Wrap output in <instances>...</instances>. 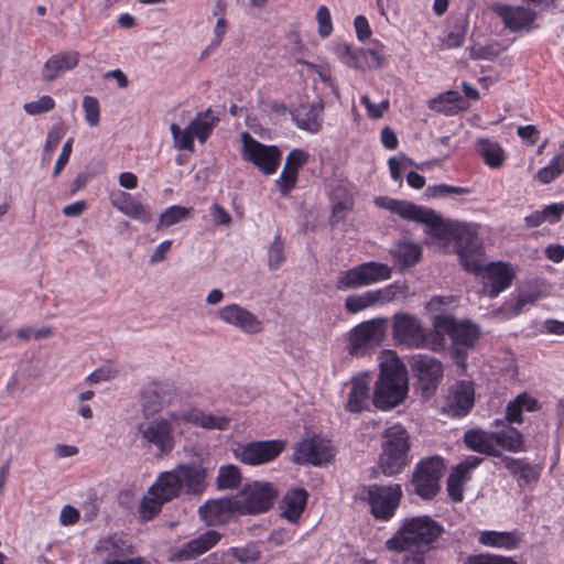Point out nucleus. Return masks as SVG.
I'll list each match as a JSON object with an SVG mask.
<instances>
[{"mask_svg": "<svg viewBox=\"0 0 564 564\" xmlns=\"http://www.w3.org/2000/svg\"><path fill=\"white\" fill-rule=\"evenodd\" d=\"M463 98L455 90L445 91L429 101L432 110L446 115H454L463 108Z\"/></svg>", "mask_w": 564, "mask_h": 564, "instance_id": "nucleus-45", "label": "nucleus"}, {"mask_svg": "<svg viewBox=\"0 0 564 564\" xmlns=\"http://www.w3.org/2000/svg\"><path fill=\"white\" fill-rule=\"evenodd\" d=\"M411 369L417 381V389L423 398L433 397L444 376V366L437 358L417 354L411 359Z\"/></svg>", "mask_w": 564, "mask_h": 564, "instance_id": "nucleus-14", "label": "nucleus"}, {"mask_svg": "<svg viewBox=\"0 0 564 564\" xmlns=\"http://www.w3.org/2000/svg\"><path fill=\"white\" fill-rule=\"evenodd\" d=\"M564 214V203H552L541 210H535L528 215L524 220L528 227H539L544 223L555 224Z\"/></svg>", "mask_w": 564, "mask_h": 564, "instance_id": "nucleus-43", "label": "nucleus"}, {"mask_svg": "<svg viewBox=\"0 0 564 564\" xmlns=\"http://www.w3.org/2000/svg\"><path fill=\"white\" fill-rule=\"evenodd\" d=\"M391 177L399 182L403 178V171L406 166L414 165V162L404 154L390 158L388 161Z\"/></svg>", "mask_w": 564, "mask_h": 564, "instance_id": "nucleus-58", "label": "nucleus"}, {"mask_svg": "<svg viewBox=\"0 0 564 564\" xmlns=\"http://www.w3.org/2000/svg\"><path fill=\"white\" fill-rule=\"evenodd\" d=\"M462 267L466 272L480 278L482 282L480 294L490 299L497 297L510 288L517 274L514 267L508 262L486 263L485 248L481 240L470 254H463Z\"/></svg>", "mask_w": 564, "mask_h": 564, "instance_id": "nucleus-2", "label": "nucleus"}, {"mask_svg": "<svg viewBox=\"0 0 564 564\" xmlns=\"http://www.w3.org/2000/svg\"><path fill=\"white\" fill-rule=\"evenodd\" d=\"M495 438L497 440V449L503 448L512 453L523 452L525 449L523 437L517 429L508 427L495 432Z\"/></svg>", "mask_w": 564, "mask_h": 564, "instance_id": "nucleus-46", "label": "nucleus"}, {"mask_svg": "<svg viewBox=\"0 0 564 564\" xmlns=\"http://www.w3.org/2000/svg\"><path fill=\"white\" fill-rule=\"evenodd\" d=\"M442 524L429 516L406 518L398 531L386 542L387 549L421 547L432 550L442 535Z\"/></svg>", "mask_w": 564, "mask_h": 564, "instance_id": "nucleus-6", "label": "nucleus"}, {"mask_svg": "<svg viewBox=\"0 0 564 564\" xmlns=\"http://www.w3.org/2000/svg\"><path fill=\"white\" fill-rule=\"evenodd\" d=\"M209 213L215 225L229 226L232 221L231 215L217 203L210 205Z\"/></svg>", "mask_w": 564, "mask_h": 564, "instance_id": "nucleus-64", "label": "nucleus"}, {"mask_svg": "<svg viewBox=\"0 0 564 564\" xmlns=\"http://www.w3.org/2000/svg\"><path fill=\"white\" fill-rule=\"evenodd\" d=\"M387 330V318L378 317L362 322L349 332L348 351L352 356H362L379 346Z\"/></svg>", "mask_w": 564, "mask_h": 564, "instance_id": "nucleus-13", "label": "nucleus"}, {"mask_svg": "<svg viewBox=\"0 0 564 564\" xmlns=\"http://www.w3.org/2000/svg\"><path fill=\"white\" fill-rule=\"evenodd\" d=\"M297 173L283 167L275 181V186L282 196H286L296 185Z\"/></svg>", "mask_w": 564, "mask_h": 564, "instance_id": "nucleus-59", "label": "nucleus"}, {"mask_svg": "<svg viewBox=\"0 0 564 564\" xmlns=\"http://www.w3.org/2000/svg\"><path fill=\"white\" fill-rule=\"evenodd\" d=\"M52 335L51 327H33V326H23L15 330V337L20 341H29L31 339H42Z\"/></svg>", "mask_w": 564, "mask_h": 564, "instance_id": "nucleus-54", "label": "nucleus"}, {"mask_svg": "<svg viewBox=\"0 0 564 564\" xmlns=\"http://www.w3.org/2000/svg\"><path fill=\"white\" fill-rule=\"evenodd\" d=\"M492 12L502 21L506 29L511 32H530L534 29L536 12L523 6H509L495 3Z\"/></svg>", "mask_w": 564, "mask_h": 564, "instance_id": "nucleus-20", "label": "nucleus"}, {"mask_svg": "<svg viewBox=\"0 0 564 564\" xmlns=\"http://www.w3.org/2000/svg\"><path fill=\"white\" fill-rule=\"evenodd\" d=\"M411 462L410 437L406 430L399 425L387 429L382 436L379 467L383 475L394 476Z\"/></svg>", "mask_w": 564, "mask_h": 564, "instance_id": "nucleus-7", "label": "nucleus"}, {"mask_svg": "<svg viewBox=\"0 0 564 564\" xmlns=\"http://www.w3.org/2000/svg\"><path fill=\"white\" fill-rule=\"evenodd\" d=\"M167 484L160 475L141 499L138 511L144 521L153 519L161 511L162 506L174 498Z\"/></svg>", "mask_w": 564, "mask_h": 564, "instance_id": "nucleus-24", "label": "nucleus"}, {"mask_svg": "<svg viewBox=\"0 0 564 564\" xmlns=\"http://www.w3.org/2000/svg\"><path fill=\"white\" fill-rule=\"evenodd\" d=\"M308 494L303 488L290 489L280 502L281 517L290 523H296L307 503Z\"/></svg>", "mask_w": 564, "mask_h": 564, "instance_id": "nucleus-33", "label": "nucleus"}, {"mask_svg": "<svg viewBox=\"0 0 564 564\" xmlns=\"http://www.w3.org/2000/svg\"><path fill=\"white\" fill-rule=\"evenodd\" d=\"M388 550L393 552H404L402 564H426V554L431 551L414 546Z\"/></svg>", "mask_w": 564, "mask_h": 564, "instance_id": "nucleus-56", "label": "nucleus"}, {"mask_svg": "<svg viewBox=\"0 0 564 564\" xmlns=\"http://www.w3.org/2000/svg\"><path fill=\"white\" fill-rule=\"evenodd\" d=\"M55 105L56 102L51 96L42 95L35 100L25 102L23 110L29 116H40L52 111Z\"/></svg>", "mask_w": 564, "mask_h": 564, "instance_id": "nucleus-49", "label": "nucleus"}, {"mask_svg": "<svg viewBox=\"0 0 564 564\" xmlns=\"http://www.w3.org/2000/svg\"><path fill=\"white\" fill-rule=\"evenodd\" d=\"M332 51L344 65L354 68L356 48L346 42H334Z\"/></svg>", "mask_w": 564, "mask_h": 564, "instance_id": "nucleus-53", "label": "nucleus"}, {"mask_svg": "<svg viewBox=\"0 0 564 564\" xmlns=\"http://www.w3.org/2000/svg\"><path fill=\"white\" fill-rule=\"evenodd\" d=\"M315 20L317 23V33L321 37H329L333 33V20L329 9L326 6H319L316 10Z\"/></svg>", "mask_w": 564, "mask_h": 564, "instance_id": "nucleus-51", "label": "nucleus"}, {"mask_svg": "<svg viewBox=\"0 0 564 564\" xmlns=\"http://www.w3.org/2000/svg\"><path fill=\"white\" fill-rule=\"evenodd\" d=\"M285 442L281 440L259 441L239 444L234 449V456L247 465H261L275 459L284 449Z\"/></svg>", "mask_w": 564, "mask_h": 564, "instance_id": "nucleus-18", "label": "nucleus"}, {"mask_svg": "<svg viewBox=\"0 0 564 564\" xmlns=\"http://www.w3.org/2000/svg\"><path fill=\"white\" fill-rule=\"evenodd\" d=\"M543 296H545V294L536 288L522 291L518 294L514 303H506L502 306V315L505 318L514 317L522 313L528 305H532L535 301Z\"/></svg>", "mask_w": 564, "mask_h": 564, "instance_id": "nucleus-44", "label": "nucleus"}, {"mask_svg": "<svg viewBox=\"0 0 564 564\" xmlns=\"http://www.w3.org/2000/svg\"><path fill=\"white\" fill-rule=\"evenodd\" d=\"M392 335L398 343L410 348L430 349L436 352L445 349L443 339L436 337L434 332L431 337H429L422 322L416 316L409 313H398L393 315Z\"/></svg>", "mask_w": 564, "mask_h": 564, "instance_id": "nucleus-8", "label": "nucleus"}, {"mask_svg": "<svg viewBox=\"0 0 564 564\" xmlns=\"http://www.w3.org/2000/svg\"><path fill=\"white\" fill-rule=\"evenodd\" d=\"M284 261V246L280 237H275L268 251V264L270 270H276Z\"/></svg>", "mask_w": 564, "mask_h": 564, "instance_id": "nucleus-57", "label": "nucleus"}, {"mask_svg": "<svg viewBox=\"0 0 564 564\" xmlns=\"http://www.w3.org/2000/svg\"><path fill=\"white\" fill-rule=\"evenodd\" d=\"M139 432L143 446L154 447L159 454L165 455L173 451L186 429L182 412L177 410L141 424Z\"/></svg>", "mask_w": 564, "mask_h": 564, "instance_id": "nucleus-5", "label": "nucleus"}, {"mask_svg": "<svg viewBox=\"0 0 564 564\" xmlns=\"http://www.w3.org/2000/svg\"><path fill=\"white\" fill-rule=\"evenodd\" d=\"M208 470L200 465H178L171 471L162 473L161 476L173 491L174 498L178 496L182 488L188 494H200L206 487Z\"/></svg>", "mask_w": 564, "mask_h": 564, "instance_id": "nucleus-15", "label": "nucleus"}, {"mask_svg": "<svg viewBox=\"0 0 564 564\" xmlns=\"http://www.w3.org/2000/svg\"><path fill=\"white\" fill-rule=\"evenodd\" d=\"M436 337L451 339V355L456 365L466 367L467 351L477 343L480 332L477 325L468 321H456L452 315H437L432 321Z\"/></svg>", "mask_w": 564, "mask_h": 564, "instance_id": "nucleus-4", "label": "nucleus"}, {"mask_svg": "<svg viewBox=\"0 0 564 564\" xmlns=\"http://www.w3.org/2000/svg\"><path fill=\"white\" fill-rule=\"evenodd\" d=\"M399 293V289L390 284L378 290H368L359 294H352L346 297L345 310L356 314L372 306L391 303L398 297Z\"/></svg>", "mask_w": 564, "mask_h": 564, "instance_id": "nucleus-23", "label": "nucleus"}, {"mask_svg": "<svg viewBox=\"0 0 564 564\" xmlns=\"http://www.w3.org/2000/svg\"><path fill=\"white\" fill-rule=\"evenodd\" d=\"M237 513L238 508L234 497L209 500L199 508L200 519L207 525H219L226 523Z\"/></svg>", "mask_w": 564, "mask_h": 564, "instance_id": "nucleus-27", "label": "nucleus"}, {"mask_svg": "<svg viewBox=\"0 0 564 564\" xmlns=\"http://www.w3.org/2000/svg\"><path fill=\"white\" fill-rule=\"evenodd\" d=\"M455 300L453 296H433L425 305L427 312L434 314L433 318L437 315H444L448 307L454 304Z\"/></svg>", "mask_w": 564, "mask_h": 564, "instance_id": "nucleus-60", "label": "nucleus"}, {"mask_svg": "<svg viewBox=\"0 0 564 564\" xmlns=\"http://www.w3.org/2000/svg\"><path fill=\"white\" fill-rule=\"evenodd\" d=\"M181 412L186 431L188 430V425L204 430L225 431L230 424V417L220 412H206L196 406L182 409Z\"/></svg>", "mask_w": 564, "mask_h": 564, "instance_id": "nucleus-26", "label": "nucleus"}, {"mask_svg": "<svg viewBox=\"0 0 564 564\" xmlns=\"http://www.w3.org/2000/svg\"><path fill=\"white\" fill-rule=\"evenodd\" d=\"M478 542L488 547L513 550L520 538L516 532L485 530L478 533Z\"/></svg>", "mask_w": 564, "mask_h": 564, "instance_id": "nucleus-36", "label": "nucleus"}, {"mask_svg": "<svg viewBox=\"0 0 564 564\" xmlns=\"http://www.w3.org/2000/svg\"><path fill=\"white\" fill-rule=\"evenodd\" d=\"M464 442L471 451L486 455H497V440L495 438V432L470 430L465 433Z\"/></svg>", "mask_w": 564, "mask_h": 564, "instance_id": "nucleus-35", "label": "nucleus"}, {"mask_svg": "<svg viewBox=\"0 0 564 564\" xmlns=\"http://www.w3.org/2000/svg\"><path fill=\"white\" fill-rule=\"evenodd\" d=\"M307 160L308 154L305 151L294 149L288 154L284 167L299 174V170L307 162Z\"/></svg>", "mask_w": 564, "mask_h": 564, "instance_id": "nucleus-62", "label": "nucleus"}, {"mask_svg": "<svg viewBox=\"0 0 564 564\" xmlns=\"http://www.w3.org/2000/svg\"><path fill=\"white\" fill-rule=\"evenodd\" d=\"M217 117L214 116L212 110L199 112L194 119L185 127L181 128L176 123L170 126V131L173 137L174 147L177 150L194 151V139L197 138L200 143H204L210 135Z\"/></svg>", "mask_w": 564, "mask_h": 564, "instance_id": "nucleus-10", "label": "nucleus"}, {"mask_svg": "<svg viewBox=\"0 0 564 564\" xmlns=\"http://www.w3.org/2000/svg\"><path fill=\"white\" fill-rule=\"evenodd\" d=\"M391 254L395 264L400 269H405L419 262L422 256V249L417 243L401 241L393 247Z\"/></svg>", "mask_w": 564, "mask_h": 564, "instance_id": "nucleus-41", "label": "nucleus"}, {"mask_svg": "<svg viewBox=\"0 0 564 564\" xmlns=\"http://www.w3.org/2000/svg\"><path fill=\"white\" fill-rule=\"evenodd\" d=\"M361 104L366 107L367 113L372 119H380L384 112L389 109L390 102L388 99L382 100L379 104H373L368 96H361Z\"/></svg>", "mask_w": 564, "mask_h": 564, "instance_id": "nucleus-61", "label": "nucleus"}, {"mask_svg": "<svg viewBox=\"0 0 564 564\" xmlns=\"http://www.w3.org/2000/svg\"><path fill=\"white\" fill-rule=\"evenodd\" d=\"M366 492V500L370 506L371 513L381 520H388L394 514L402 497L400 485H372L367 488Z\"/></svg>", "mask_w": 564, "mask_h": 564, "instance_id": "nucleus-17", "label": "nucleus"}, {"mask_svg": "<svg viewBox=\"0 0 564 564\" xmlns=\"http://www.w3.org/2000/svg\"><path fill=\"white\" fill-rule=\"evenodd\" d=\"M416 223L425 226L426 246L445 253L455 252L460 265L463 254H470L481 240L475 225L444 220L430 208H422Z\"/></svg>", "mask_w": 564, "mask_h": 564, "instance_id": "nucleus-1", "label": "nucleus"}, {"mask_svg": "<svg viewBox=\"0 0 564 564\" xmlns=\"http://www.w3.org/2000/svg\"><path fill=\"white\" fill-rule=\"evenodd\" d=\"M466 564H518L512 557L495 555V554H480L469 557Z\"/></svg>", "mask_w": 564, "mask_h": 564, "instance_id": "nucleus-63", "label": "nucleus"}, {"mask_svg": "<svg viewBox=\"0 0 564 564\" xmlns=\"http://www.w3.org/2000/svg\"><path fill=\"white\" fill-rule=\"evenodd\" d=\"M501 463L517 478L520 487L535 484L541 476L542 468L539 465H532L525 459L503 456Z\"/></svg>", "mask_w": 564, "mask_h": 564, "instance_id": "nucleus-32", "label": "nucleus"}, {"mask_svg": "<svg viewBox=\"0 0 564 564\" xmlns=\"http://www.w3.org/2000/svg\"><path fill=\"white\" fill-rule=\"evenodd\" d=\"M240 140L243 161L252 163L267 175L276 172L282 153L275 145L262 144L246 131L240 134Z\"/></svg>", "mask_w": 564, "mask_h": 564, "instance_id": "nucleus-12", "label": "nucleus"}, {"mask_svg": "<svg viewBox=\"0 0 564 564\" xmlns=\"http://www.w3.org/2000/svg\"><path fill=\"white\" fill-rule=\"evenodd\" d=\"M321 113L322 106L310 105L297 108L292 117L297 128L315 133L321 128Z\"/></svg>", "mask_w": 564, "mask_h": 564, "instance_id": "nucleus-39", "label": "nucleus"}, {"mask_svg": "<svg viewBox=\"0 0 564 564\" xmlns=\"http://www.w3.org/2000/svg\"><path fill=\"white\" fill-rule=\"evenodd\" d=\"M220 533L214 530H209L198 535L197 538L187 542L178 552L177 556L181 560L195 558L212 547H214L220 541Z\"/></svg>", "mask_w": 564, "mask_h": 564, "instance_id": "nucleus-34", "label": "nucleus"}, {"mask_svg": "<svg viewBox=\"0 0 564 564\" xmlns=\"http://www.w3.org/2000/svg\"><path fill=\"white\" fill-rule=\"evenodd\" d=\"M192 212L191 207L172 205L165 208L159 216L156 228H167L186 220Z\"/></svg>", "mask_w": 564, "mask_h": 564, "instance_id": "nucleus-47", "label": "nucleus"}, {"mask_svg": "<svg viewBox=\"0 0 564 564\" xmlns=\"http://www.w3.org/2000/svg\"><path fill=\"white\" fill-rule=\"evenodd\" d=\"M83 110L88 126L96 127L100 120V107L96 97L85 96L83 98Z\"/></svg>", "mask_w": 564, "mask_h": 564, "instance_id": "nucleus-52", "label": "nucleus"}, {"mask_svg": "<svg viewBox=\"0 0 564 564\" xmlns=\"http://www.w3.org/2000/svg\"><path fill=\"white\" fill-rule=\"evenodd\" d=\"M334 456L330 443L319 436H313L301 441L294 449L293 457L297 464L322 466Z\"/></svg>", "mask_w": 564, "mask_h": 564, "instance_id": "nucleus-22", "label": "nucleus"}, {"mask_svg": "<svg viewBox=\"0 0 564 564\" xmlns=\"http://www.w3.org/2000/svg\"><path fill=\"white\" fill-rule=\"evenodd\" d=\"M476 150L490 169H500L507 158L505 149L498 142L489 139H479Z\"/></svg>", "mask_w": 564, "mask_h": 564, "instance_id": "nucleus-38", "label": "nucleus"}, {"mask_svg": "<svg viewBox=\"0 0 564 564\" xmlns=\"http://www.w3.org/2000/svg\"><path fill=\"white\" fill-rule=\"evenodd\" d=\"M175 387L165 382H150L142 392L141 404L145 413L155 414L176 404Z\"/></svg>", "mask_w": 564, "mask_h": 564, "instance_id": "nucleus-21", "label": "nucleus"}, {"mask_svg": "<svg viewBox=\"0 0 564 564\" xmlns=\"http://www.w3.org/2000/svg\"><path fill=\"white\" fill-rule=\"evenodd\" d=\"M276 497L271 484L252 482L246 485L234 498L239 514H253L267 511Z\"/></svg>", "mask_w": 564, "mask_h": 564, "instance_id": "nucleus-16", "label": "nucleus"}, {"mask_svg": "<svg viewBox=\"0 0 564 564\" xmlns=\"http://www.w3.org/2000/svg\"><path fill=\"white\" fill-rule=\"evenodd\" d=\"M445 470L444 459L432 456L422 459L414 468L411 484L414 492L424 500L433 499L441 489V478Z\"/></svg>", "mask_w": 564, "mask_h": 564, "instance_id": "nucleus-11", "label": "nucleus"}, {"mask_svg": "<svg viewBox=\"0 0 564 564\" xmlns=\"http://www.w3.org/2000/svg\"><path fill=\"white\" fill-rule=\"evenodd\" d=\"M217 317L224 324L235 327L246 335H258L264 329V322L247 307L230 303L217 312Z\"/></svg>", "mask_w": 564, "mask_h": 564, "instance_id": "nucleus-19", "label": "nucleus"}, {"mask_svg": "<svg viewBox=\"0 0 564 564\" xmlns=\"http://www.w3.org/2000/svg\"><path fill=\"white\" fill-rule=\"evenodd\" d=\"M392 270L389 265L376 261H369L341 271L335 286L338 291H348L376 284L391 278Z\"/></svg>", "mask_w": 564, "mask_h": 564, "instance_id": "nucleus-9", "label": "nucleus"}, {"mask_svg": "<svg viewBox=\"0 0 564 564\" xmlns=\"http://www.w3.org/2000/svg\"><path fill=\"white\" fill-rule=\"evenodd\" d=\"M564 172V154L555 155L546 166L540 169L536 178L542 184H549Z\"/></svg>", "mask_w": 564, "mask_h": 564, "instance_id": "nucleus-48", "label": "nucleus"}, {"mask_svg": "<svg viewBox=\"0 0 564 564\" xmlns=\"http://www.w3.org/2000/svg\"><path fill=\"white\" fill-rule=\"evenodd\" d=\"M213 556L219 564H256L261 558V550L256 543L231 546Z\"/></svg>", "mask_w": 564, "mask_h": 564, "instance_id": "nucleus-31", "label": "nucleus"}, {"mask_svg": "<svg viewBox=\"0 0 564 564\" xmlns=\"http://www.w3.org/2000/svg\"><path fill=\"white\" fill-rule=\"evenodd\" d=\"M124 215L128 217H131L135 220H139L143 224H148L152 219L151 208L148 205H145L134 198H133L132 203H130Z\"/></svg>", "mask_w": 564, "mask_h": 564, "instance_id": "nucleus-55", "label": "nucleus"}, {"mask_svg": "<svg viewBox=\"0 0 564 564\" xmlns=\"http://www.w3.org/2000/svg\"><path fill=\"white\" fill-rule=\"evenodd\" d=\"M369 384L370 376L359 373L351 378L348 383L349 392L347 397L346 409L352 413H359L367 409L369 404Z\"/></svg>", "mask_w": 564, "mask_h": 564, "instance_id": "nucleus-30", "label": "nucleus"}, {"mask_svg": "<svg viewBox=\"0 0 564 564\" xmlns=\"http://www.w3.org/2000/svg\"><path fill=\"white\" fill-rule=\"evenodd\" d=\"M475 389L471 381L463 380L455 384L446 398L444 413L451 416H465L474 406Z\"/></svg>", "mask_w": 564, "mask_h": 564, "instance_id": "nucleus-25", "label": "nucleus"}, {"mask_svg": "<svg viewBox=\"0 0 564 564\" xmlns=\"http://www.w3.org/2000/svg\"><path fill=\"white\" fill-rule=\"evenodd\" d=\"M376 206L387 209L403 219L416 221L423 207L412 203L398 200L387 196H380L375 199Z\"/></svg>", "mask_w": 564, "mask_h": 564, "instance_id": "nucleus-37", "label": "nucleus"}, {"mask_svg": "<svg viewBox=\"0 0 564 564\" xmlns=\"http://www.w3.org/2000/svg\"><path fill=\"white\" fill-rule=\"evenodd\" d=\"M79 63V53L76 51L59 52L52 55L42 69V79L52 82L65 72L74 69Z\"/></svg>", "mask_w": 564, "mask_h": 564, "instance_id": "nucleus-29", "label": "nucleus"}, {"mask_svg": "<svg viewBox=\"0 0 564 564\" xmlns=\"http://www.w3.org/2000/svg\"><path fill=\"white\" fill-rule=\"evenodd\" d=\"M384 65L383 45L379 42L373 43L372 47L368 50H357L354 62L356 69H370L379 68Z\"/></svg>", "mask_w": 564, "mask_h": 564, "instance_id": "nucleus-40", "label": "nucleus"}, {"mask_svg": "<svg viewBox=\"0 0 564 564\" xmlns=\"http://www.w3.org/2000/svg\"><path fill=\"white\" fill-rule=\"evenodd\" d=\"M409 391L406 369L393 352L380 361V376L373 391V404L380 410L399 405Z\"/></svg>", "mask_w": 564, "mask_h": 564, "instance_id": "nucleus-3", "label": "nucleus"}, {"mask_svg": "<svg viewBox=\"0 0 564 564\" xmlns=\"http://www.w3.org/2000/svg\"><path fill=\"white\" fill-rule=\"evenodd\" d=\"M240 470L235 465H227L219 468L217 485L220 489L234 488L240 482Z\"/></svg>", "mask_w": 564, "mask_h": 564, "instance_id": "nucleus-50", "label": "nucleus"}, {"mask_svg": "<svg viewBox=\"0 0 564 564\" xmlns=\"http://www.w3.org/2000/svg\"><path fill=\"white\" fill-rule=\"evenodd\" d=\"M539 410L538 401L528 393L519 394L507 404L506 420L509 423H522V412H534Z\"/></svg>", "mask_w": 564, "mask_h": 564, "instance_id": "nucleus-42", "label": "nucleus"}, {"mask_svg": "<svg viewBox=\"0 0 564 564\" xmlns=\"http://www.w3.org/2000/svg\"><path fill=\"white\" fill-rule=\"evenodd\" d=\"M481 460L480 457L468 456L452 469L447 478V492L453 501L460 502L463 500V487L469 480L470 471L476 469Z\"/></svg>", "mask_w": 564, "mask_h": 564, "instance_id": "nucleus-28", "label": "nucleus"}]
</instances>
